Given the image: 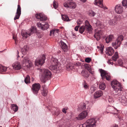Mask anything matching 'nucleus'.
Masks as SVG:
<instances>
[{"label": "nucleus", "instance_id": "1", "mask_svg": "<svg viewBox=\"0 0 127 127\" xmlns=\"http://www.w3.org/2000/svg\"><path fill=\"white\" fill-rule=\"evenodd\" d=\"M50 62L51 65L49 67V68L54 72L56 73L57 70L61 69V68L57 59L52 57L51 59Z\"/></svg>", "mask_w": 127, "mask_h": 127}, {"label": "nucleus", "instance_id": "2", "mask_svg": "<svg viewBox=\"0 0 127 127\" xmlns=\"http://www.w3.org/2000/svg\"><path fill=\"white\" fill-rule=\"evenodd\" d=\"M51 72L48 69H43L42 77L41 78V82L43 83H45L46 80L51 78Z\"/></svg>", "mask_w": 127, "mask_h": 127}, {"label": "nucleus", "instance_id": "3", "mask_svg": "<svg viewBox=\"0 0 127 127\" xmlns=\"http://www.w3.org/2000/svg\"><path fill=\"white\" fill-rule=\"evenodd\" d=\"M111 85L114 90L117 93L119 90H122L123 88L121 86V84L116 80H113L111 83Z\"/></svg>", "mask_w": 127, "mask_h": 127}, {"label": "nucleus", "instance_id": "4", "mask_svg": "<svg viewBox=\"0 0 127 127\" xmlns=\"http://www.w3.org/2000/svg\"><path fill=\"white\" fill-rule=\"evenodd\" d=\"M123 37L122 35L119 36L115 41L112 43V46L115 49H117L118 47H120L121 43V42L123 40Z\"/></svg>", "mask_w": 127, "mask_h": 127}, {"label": "nucleus", "instance_id": "5", "mask_svg": "<svg viewBox=\"0 0 127 127\" xmlns=\"http://www.w3.org/2000/svg\"><path fill=\"white\" fill-rule=\"evenodd\" d=\"M41 87V85L39 83H35L32 85L31 88L32 91L33 93L35 95H37Z\"/></svg>", "mask_w": 127, "mask_h": 127}, {"label": "nucleus", "instance_id": "6", "mask_svg": "<svg viewBox=\"0 0 127 127\" xmlns=\"http://www.w3.org/2000/svg\"><path fill=\"white\" fill-rule=\"evenodd\" d=\"M36 30V28L35 27H32L29 31L28 32H23L21 34L23 37L26 38L28 37V35L30 36L34 33V31Z\"/></svg>", "mask_w": 127, "mask_h": 127}, {"label": "nucleus", "instance_id": "7", "mask_svg": "<svg viewBox=\"0 0 127 127\" xmlns=\"http://www.w3.org/2000/svg\"><path fill=\"white\" fill-rule=\"evenodd\" d=\"M45 55H43L39 59H37L35 61V64L37 66H41L45 62Z\"/></svg>", "mask_w": 127, "mask_h": 127}, {"label": "nucleus", "instance_id": "8", "mask_svg": "<svg viewBox=\"0 0 127 127\" xmlns=\"http://www.w3.org/2000/svg\"><path fill=\"white\" fill-rule=\"evenodd\" d=\"M96 121L94 118H92L88 120L86 122V126L89 127H93L95 126V124Z\"/></svg>", "mask_w": 127, "mask_h": 127}, {"label": "nucleus", "instance_id": "9", "mask_svg": "<svg viewBox=\"0 0 127 127\" xmlns=\"http://www.w3.org/2000/svg\"><path fill=\"white\" fill-rule=\"evenodd\" d=\"M103 0H95L94 4L95 5H97L102 8L104 9H107V7L103 5Z\"/></svg>", "mask_w": 127, "mask_h": 127}, {"label": "nucleus", "instance_id": "10", "mask_svg": "<svg viewBox=\"0 0 127 127\" xmlns=\"http://www.w3.org/2000/svg\"><path fill=\"white\" fill-rule=\"evenodd\" d=\"M87 104L84 102H81L78 106V110H82L85 109H87V111L89 110L90 108L87 107Z\"/></svg>", "mask_w": 127, "mask_h": 127}, {"label": "nucleus", "instance_id": "11", "mask_svg": "<svg viewBox=\"0 0 127 127\" xmlns=\"http://www.w3.org/2000/svg\"><path fill=\"white\" fill-rule=\"evenodd\" d=\"M64 6L65 7L70 8L74 9L76 6V4L75 2H72L69 3L65 2L64 4Z\"/></svg>", "mask_w": 127, "mask_h": 127}, {"label": "nucleus", "instance_id": "12", "mask_svg": "<svg viewBox=\"0 0 127 127\" xmlns=\"http://www.w3.org/2000/svg\"><path fill=\"white\" fill-rule=\"evenodd\" d=\"M88 111L87 110L84 111L81 113L77 117V118L78 120H82L85 118L88 115Z\"/></svg>", "mask_w": 127, "mask_h": 127}, {"label": "nucleus", "instance_id": "13", "mask_svg": "<svg viewBox=\"0 0 127 127\" xmlns=\"http://www.w3.org/2000/svg\"><path fill=\"white\" fill-rule=\"evenodd\" d=\"M41 90L42 95L43 96H46L47 95L48 91L47 88L44 84L42 85Z\"/></svg>", "mask_w": 127, "mask_h": 127}, {"label": "nucleus", "instance_id": "14", "mask_svg": "<svg viewBox=\"0 0 127 127\" xmlns=\"http://www.w3.org/2000/svg\"><path fill=\"white\" fill-rule=\"evenodd\" d=\"M104 33L102 30H100L95 33L94 35V37L97 40H99L100 38V35H103Z\"/></svg>", "mask_w": 127, "mask_h": 127}, {"label": "nucleus", "instance_id": "15", "mask_svg": "<svg viewBox=\"0 0 127 127\" xmlns=\"http://www.w3.org/2000/svg\"><path fill=\"white\" fill-rule=\"evenodd\" d=\"M61 43V46L63 51L64 52H66L68 50V48L66 44L62 40L60 41Z\"/></svg>", "mask_w": 127, "mask_h": 127}, {"label": "nucleus", "instance_id": "16", "mask_svg": "<svg viewBox=\"0 0 127 127\" xmlns=\"http://www.w3.org/2000/svg\"><path fill=\"white\" fill-rule=\"evenodd\" d=\"M115 10L116 12L119 14L122 13L123 11L122 7L120 4H118L116 6Z\"/></svg>", "mask_w": 127, "mask_h": 127}, {"label": "nucleus", "instance_id": "17", "mask_svg": "<svg viewBox=\"0 0 127 127\" xmlns=\"http://www.w3.org/2000/svg\"><path fill=\"white\" fill-rule=\"evenodd\" d=\"M114 50L111 47L107 48L105 51L106 54L108 56H111L114 53Z\"/></svg>", "mask_w": 127, "mask_h": 127}, {"label": "nucleus", "instance_id": "18", "mask_svg": "<svg viewBox=\"0 0 127 127\" xmlns=\"http://www.w3.org/2000/svg\"><path fill=\"white\" fill-rule=\"evenodd\" d=\"M13 68L16 70H19L21 68V65L19 62H16L12 64Z\"/></svg>", "mask_w": 127, "mask_h": 127}, {"label": "nucleus", "instance_id": "19", "mask_svg": "<svg viewBox=\"0 0 127 127\" xmlns=\"http://www.w3.org/2000/svg\"><path fill=\"white\" fill-rule=\"evenodd\" d=\"M84 27L86 29V30L89 31H91L92 29V26L90 24L89 21L87 20L85 21V26Z\"/></svg>", "mask_w": 127, "mask_h": 127}, {"label": "nucleus", "instance_id": "20", "mask_svg": "<svg viewBox=\"0 0 127 127\" xmlns=\"http://www.w3.org/2000/svg\"><path fill=\"white\" fill-rule=\"evenodd\" d=\"M103 94L102 92L101 91H99L96 92L94 94V98H97L101 96Z\"/></svg>", "mask_w": 127, "mask_h": 127}, {"label": "nucleus", "instance_id": "21", "mask_svg": "<svg viewBox=\"0 0 127 127\" xmlns=\"http://www.w3.org/2000/svg\"><path fill=\"white\" fill-rule=\"evenodd\" d=\"M114 38V37L113 35L111 34L106 37L105 39L106 42L108 43L112 41Z\"/></svg>", "mask_w": 127, "mask_h": 127}, {"label": "nucleus", "instance_id": "22", "mask_svg": "<svg viewBox=\"0 0 127 127\" xmlns=\"http://www.w3.org/2000/svg\"><path fill=\"white\" fill-rule=\"evenodd\" d=\"M29 59L27 57H26L23 58L21 61L22 63L23 64H25L26 65L29 64Z\"/></svg>", "mask_w": 127, "mask_h": 127}, {"label": "nucleus", "instance_id": "23", "mask_svg": "<svg viewBox=\"0 0 127 127\" xmlns=\"http://www.w3.org/2000/svg\"><path fill=\"white\" fill-rule=\"evenodd\" d=\"M82 75L85 79H87L89 76L90 73L87 71H83L82 72Z\"/></svg>", "mask_w": 127, "mask_h": 127}, {"label": "nucleus", "instance_id": "24", "mask_svg": "<svg viewBox=\"0 0 127 127\" xmlns=\"http://www.w3.org/2000/svg\"><path fill=\"white\" fill-rule=\"evenodd\" d=\"M96 26L98 28L102 29L104 28V26L102 23L100 21H97L95 23Z\"/></svg>", "mask_w": 127, "mask_h": 127}, {"label": "nucleus", "instance_id": "25", "mask_svg": "<svg viewBox=\"0 0 127 127\" xmlns=\"http://www.w3.org/2000/svg\"><path fill=\"white\" fill-rule=\"evenodd\" d=\"M74 64L72 63H70L69 64L67 65L66 68L68 69L72 70L74 68Z\"/></svg>", "mask_w": 127, "mask_h": 127}, {"label": "nucleus", "instance_id": "26", "mask_svg": "<svg viewBox=\"0 0 127 127\" xmlns=\"http://www.w3.org/2000/svg\"><path fill=\"white\" fill-rule=\"evenodd\" d=\"M11 106V109L13 110L15 112L17 111L18 108V107L15 104H12Z\"/></svg>", "mask_w": 127, "mask_h": 127}, {"label": "nucleus", "instance_id": "27", "mask_svg": "<svg viewBox=\"0 0 127 127\" xmlns=\"http://www.w3.org/2000/svg\"><path fill=\"white\" fill-rule=\"evenodd\" d=\"M62 18L63 20L66 21H70L69 19L68 16L66 15H62Z\"/></svg>", "mask_w": 127, "mask_h": 127}, {"label": "nucleus", "instance_id": "28", "mask_svg": "<svg viewBox=\"0 0 127 127\" xmlns=\"http://www.w3.org/2000/svg\"><path fill=\"white\" fill-rule=\"evenodd\" d=\"M119 56L117 52H115L114 54L112 57V60L116 61L117 60V59L118 58Z\"/></svg>", "mask_w": 127, "mask_h": 127}, {"label": "nucleus", "instance_id": "29", "mask_svg": "<svg viewBox=\"0 0 127 127\" xmlns=\"http://www.w3.org/2000/svg\"><path fill=\"white\" fill-rule=\"evenodd\" d=\"M116 22L115 19H111L109 21L108 23L110 25H114L116 24Z\"/></svg>", "mask_w": 127, "mask_h": 127}, {"label": "nucleus", "instance_id": "30", "mask_svg": "<svg viewBox=\"0 0 127 127\" xmlns=\"http://www.w3.org/2000/svg\"><path fill=\"white\" fill-rule=\"evenodd\" d=\"M49 26L48 24L45 23L44 24H42L41 27V29L43 30H47L49 27Z\"/></svg>", "mask_w": 127, "mask_h": 127}, {"label": "nucleus", "instance_id": "31", "mask_svg": "<svg viewBox=\"0 0 127 127\" xmlns=\"http://www.w3.org/2000/svg\"><path fill=\"white\" fill-rule=\"evenodd\" d=\"M89 15L91 17H94L95 15V13L92 10H90L88 11Z\"/></svg>", "mask_w": 127, "mask_h": 127}, {"label": "nucleus", "instance_id": "32", "mask_svg": "<svg viewBox=\"0 0 127 127\" xmlns=\"http://www.w3.org/2000/svg\"><path fill=\"white\" fill-rule=\"evenodd\" d=\"M100 72L101 74V76H105L107 74L106 71L101 69L100 70Z\"/></svg>", "mask_w": 127, "mask_h": 127}, {"label": "nucleus", "instance_id": "33", "mask_svg": "<svg viewBox=\"0 0 127 127\" xmlns=\"http://www.w3.org/2000/svg\"><path fill=\"white\" fill-rule=\"evenodd\" d=\"M86 29L85 28L84 26L81 27L79 30V32L81 33H82Z\"/></svg>", "mask_w": 127, "mask_h": 127}, {"label": "nucleus", "instance_id": "34", "mask_svg": "<svg viewBox=\"0 0 127 127\" xmlns=\"http://www.w3.org/2000/svg\"><path fill=\"white\" fill-rule=\"evenodd\" d=\"M27 47L24 46L21 49V52L22 54L23 55L26 54L27 52Z\"/></svg>", "mask_w": 127, "mask_h": 127}, {"label": "nucleus", "instance_id": "35", "mask_svg": "<svg viewBox=\"0 0 127 127\" xmlns=\"http://www.w3.org/2000/svg\"><path fill=\"white\" fill-rule=\"evenodd\" d=\"M97 48L100 51L101 53H102L103 52V49L104 48L103 45L101 44H100L99 46H97Z\"/></svg>", "mask_w": 127, "mask_h": 127}, {"label": "nucleus", "instance_id": "36", "mask_svg": "<svg viewBox=\"0 0 127 127\" xmlns=\"http://www.w3.org/2000/svg\"><path fill=\"white\" fill-rule=\"evenodd\" d=\"M24 81L26 84L29 83L30 82V77L28 75H27Z\"/></svg>", "mask_w": 127, "mask_h": 127}, {"label": "nucleus", "instance_id": "37", "mask_svg": "<svg viewBox=\"0 0 127 127\" xmlns=\"http://www.w3.org/2000/svg\"><path fill=\"white\" fill-rule=\"evenodd\" d=\"M7 69L6 67L3 66L2 65L0 64V72L5 71Z\"/></svg>", "mask_w": 127, "mask_h": 127}, {"label": "nucleus", "instance_id": "38", "mask_svg": "<svg viewBox=\"0 0 127 127\" xmlns=\"http://www.w3.org/2000/svg\"><path fill=\"white\" fill-rule=\"evenodd\" d=\"M17 14H21V8L20 5L18 4L16 12Z\"/></svg>", "mask_w": 127, "mask_h": 127}, {"label": "nucleus", "instance_id": "39", "mask_svg": "<svg viewBox=\"0 0 127 127\" xmlns=\"http://www.w3.org/2000/svg\"><path fill=\"white\" fill-rule=\"evenodd\" d=\"M99 87L100 89L104 90L106 87L105 84L104 83H102L100 84Z\"/></svg>", "mask_w": 127, "mask_h": 127}, {"label": "nucleus", "instance_id": "40", "mask_svg": "<svg viewBox=\"0 0 127 127\" xmlns=\"http://www.w3.org/2000/svg\"><path fill=\"white\" fill-rule=\"evenodd\" d=\"M42 14L41 13L36 14L35 15L36 18L37 19H39L40 20Z\"/></svg>", "mask_w": 127, "mask_h": 127}, {"label": "nucleus", "instance_id": "41", "mask_svg": "<svg viewBox=\"0 0 127 127\" xmlns=\"http://www.w3.org/2000/svg\"><path fill=\"white\" fill-rule=\"evenodd\" d=\"M122 3L123 6L127 7V0H123Z\"/></svg>", "mask_w": 127, "mask_h": 127}, {"label": "nucleus", "instance_id": "42", "mask_svg": "<svg viewBox=\"0 0 127 127\" xmlns=\"http://www.w3.org/2000/svg\"><path fill=\"white\" fill-rule=\"evenodd\" d=\"M82 85L83 86L85 89H87L88 87V84H87L85 80H84L83 81Z\"/></svg>", "mask_w": 127, "mask_h": 127}, {"label": "nucleus", "instance_id": "43", "mask_svg": "<svg viewBox=\"0 0 127 127\" xmlns=\"http://www.w3.org/2000/svg\"><path fill=\"white\" fill-rule=\"evenodd\" d=\"M41 16V17L40 20V21H46L47 20V18L43 14H42V15Z\"/></svg>", "mask_w": 127, "mask_h": 127}, {"label": "nucleus", "instance_id": "44", "mask_svg": "<svg viewBox=\"0 0 127 127\" xmlns=\"http://www.w3.org/2000/svg\"><path fill=\"white\" fill-rule=\"evenodd\" d=\"M21 14H17L16 13V15L14 18V19L15 20L17 19H19Z\"/></svg>", "mask_w": 127, "mask_h": 127}, {"label": "nucleus", "instance_id": "45", "mask_svg": "<svg viewBox=\"0 0 127 127\" xmlns=\"http://www.w3.org/2000/svg\"><path fill=\"white\" fill-rule=\"evenodd\" d=\"M53 6L55 9H56L58 7V5L56 4V1L54 0L53 2Z\"/></svg>", "mask_w": 127, "mask_h": 127}, {"label": "nucleus", "instance_id": "46", "mask_svg": "<svg viewBox=\"0 0 127 127\" xmlns=\"http://www.w3.org/2000/svg\"><path fill=\"white\" fill-rule=\"evenodd\" d=\"M91 61V59L90 58H86L85 60L86 62L88 63H89Z\"/></svg>", "mask_w": 127, "mask_h": 127}, {"label": "nucleus", "instance_id": "47", "mask_svg": "<svg viewBox=\"0 0 127 127\" xmlns=\"http://www.w3.org/2000/svg\"><path fill=\"white\" fill-rule=\"evenodd\" d=\"M118 63L119 65L121 66L122 65L123 62L121 60H119L118 61Z\"/></svg>", "mask_w": 127, "mask_h": 127}, {"label": "nucleus", "instance_id": "48", "mask_svg": "<svg viewBox=\"0 0 127 127\" xmlns=\"http://www.w3.org/2000/svg\"><path fill=\"white\" fill-rule=\"evenodd\" d=\"M85 67L89 71L91 69L89 65L87 64L85 65Z\"/></svg>", "mask_w": 127, "mask_h": 127}, {"label": "nucleus", "instance_id": "49", "mask_svg": "<svg viewBox=\"0 0 127 127\" xmlns=\"http://www.w3.org/2000/svg\"><path fill=\"white\" fill-rule=\"evenodd\" d=\"M108 100L109 102H112L113 101V99L110 96H109L108 99Z\"/></svg>", "mask_w": 127, "mask_h": 127}, {"label": "nucleus", "instance_id": "50", "mask_svg": "<svg viewBox=\"0 0 127 127\" xmlns=\"http://www.w3.org/2000/svg\"><path fill=\"white\" fill-rule=\"evenodd\" d=\"M105 78L107 80H109L110 79V76L108 75H105Z\"/></svg>", "mask_w": 127, "mask_h": 127}, {"label": "nucleus", "instance_id": "51", "mask_svg": "<svg viewBox=\"0 0 127 127\" xmlns=\"http://www.w3.org/2000/svg\"><path fill=\"white\" fill-rule=\"evenodd\" d=\"M112 60H108L107 62V63L109 64H111L113 65V62H111Z\"/></svg>", "mask_w": 127, "mask_h": 127}, {"label": "nucleus", "instance_id": "52", "mask_svg": "<svg viewBox=\"0 0 127 127\" xmlns=\"http://www.w3.org/2000/svg\"><path fill=\"white\" fill-rule=\"evenodd\" d=\"M37 26L38 27H41H41L42 26V24L40 23H37Z\"/></svg>", "mask_w": 127, "mask_h": 127}, {"label": "nucleus", "instance_id": "53", "mask_svg": "<svg viewBox=\"0 0 127 127\" xmlns=\"http://www.w3.org/2000/svg\"><path fill=\"white\" fill-rule=\"evenodd\" d=\"M89 73H90L92 74H94L95 73L94 71H93L92 69L89 70Z\"/></svg>", "mask_w": 127, "mask_h": 127}, {"label": "nucleus", "instance_id": "54", "mask_svg": "<svg viewBox=\"0 0 127 127\" xmlns=\"http://www.w3.org/2000/svg\"><path fill=\"white\" fill-rule=\"evenodd\" d=\"M54 30L50 31V35L51 36L52 34H54Z\"/></svg>", "mask_w": 127, "mask_h": 127}, {"label": "nucleus", "instance_id": "55", "mask_svg": "<svg viewBox=\"0 0 127 127\" xmlns=\"http://www.w3.org/2000/svg\"><path fill=\"white\" fill-rule=\"evenodd\" d=\"M79 27V26H77L75 27V28L74 29L75 31H77L78 30V29Z\"/></svg>", "mask_w": 127, "mask_h": 127}, {"label": "nucleus", "instance_id": "56", "mask_svg": "<svg viewBox=\"0 0 127 127\" xmlns=\"http://www.w3.org/2000/svg\"><path fill=\"white\" fill-rule=\"evenodd\" d=\"M66 109H65V108H63L62 110V111L64 113H66Z\"/></svg>", "mask_w": 127, "mask_h": 127}, {"label": "nucleus", "instance_id": "57", "mask_svg": "<svg viewBox=\"0 0 127 127\" xmlns=\"http://www.w3.org/2000/svg\"><path fill=\"white\" fill-rule=\"evenodd\" d=\"M108 109H109V110L111 111L112 109H113V107L110 106L108 107Z\"/></svg>", "mask_w": 127, "mask_h": 127}, {"label": "nucleus", "instance_id": "58", "mask_svg": "<svg viewBox=\"0 0 127 127\" xmlns=\"http://www.w3.org/2000/svg\"><path fill=\"white\" fill-rule=\"evenodd\" d=\"M111 127H119L118 125L114 124L112 125L111 126Z\"/></svg>", "mask_w": 127, "mask_h": 127}, {"label": "nucleus", "instance_id": "59", "mask_svg": "<svg viewBox=\"0 0 127 127\" xmlns=\"http://www.w3.org/2000/svg\"><path fill=\"white\" fill-rule=\"evenodd\" d=\"M54 33H58L59 32V30H54Z\"/></svg>", "mask_w": 127, "mask_h": 127}, {"label": "nucleus", "instance_id": "60", "mask_svg": "<svg viewBox=\"0 0 127 127\" xmlns=\"http://www.w3.org/2000/svg\"><path fill=\"white\" fill-rule=\"evenodd\" d=\"M101 76L102 77V80L104 79L105 78V76Z\"/></svg>", "mask_w": 127, "mask_h": 127}, {"label": "nucleus", "instance_id": "61", "mask_svg": "<svg viewBox=\"0 0 127 127\" xmlns=\"http://www.w3.org/2000/svg\"><path fill=\"white\" fill-rule=\"evenodd\" d=\"M19 52L18 50L17 51V58H18L19 57H20L19 56Z\"/></svg>", "mask_w": 127, "mask_h": 127}, {"label": "nucleus", "instance_id": "62", "mask_svg": "<svg viewBox=\"0 0 127 127\" xmlns=\"http://www.w3.org/2000/svg\"><path fill=\"white\" fill-rule=\"evenodd\" d=\"M80 65V63H77L75 64V65L77 66H79Z\"/></svg>", "mask_w": 127, "mask_h": 127}, {"label": "nucleus", "instance_id": "63", "mask_svg": "<svg viewBox=\"0 0 127 127\" xmlns=\"http://www.w3.org/2000/svg\"><path fill=\"white\" fill-rule=\"evenodd\" d=\"M81 0L82 2H85L86 1V0Z\"/></svg>", "mask_w": 127, "mask_h": 127}, {"label": "nucleus", "instance_id": "64", "mask_svg": "<svg viewBox=\"0 0 127 127\" xmlns=\"http://www.w3.org/2000/svg\"><path fill=\"white\" fill-rule=\"evenodd\" d=\"M125 45L126 46V47L127 48V42H126L125 44Z\"/></svg>", "mask_w": 127, "mask_h": 127}]
</instances>
